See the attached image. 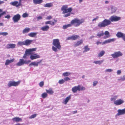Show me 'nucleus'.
Returning <instances> with one entry per match:
<instances>
[{
	"mask_svg": "<svg viewBox=\"0 0 125 125\" xmlns=\"http://www.w3.org/2000/svg\"><path fill=\"white\" fill-rule=\"evenodd\" d=\"M121 17L116 16H111L109 18V20L105 19L102 22H99L98 25V27L101 28L105 27L110 24L111 22L116 21L120 20Z\"/></svg>",
	"mask_w": 125,
	"mask_h": 125,
	"instance_id": "obj_1",
	"label": "nucleus"
},
{
	"mask_svg": "<svg viewBox=\"0 0 125 125\" xmlns=\"http://www.w3.org/2000/svg\"><path fill=\"white\" fill-rule=\"evenodd\" d=\"M52 44L54 46L52 47V49L53 51L56 52L57 51V49L61 50V47L59 39H53Z\"/></svg>",
	"mask_w": 125,
	"mask_h": 125,
	"instance_id": "obj_2",
	"label": "nucleus"
},
{
	"mask_svg": "<svg viewBox=\"0 0 125 125\" xmlns=\"http://www.w3.org/2000/svg\"><path fill=\"white\" fill-rule=\"evenodd\" d=\"M68 8V6L67 5H63L61 9V10L63 11L62 13L65 14L68 13L67 14H64L63 16L64 17H66L69 16L70 15V12L72 10V9L71 7Z\"/></svg>",
	"mask_w": 125,
	"mask_h": 125,
	"instance_id": "obj_3",
	"label": "nucleus"
},
{
	"mask_svg": "<svg viewBox=\"0 0 125 125\" xmlns=\"http://www.w3.org/2000/svg\"><path fill=\"white\" fill-rule=\"evenodd\" d=\"M84 21V20L83 19H80L77 18H75L72 20L71 23L72 25H74L75 27H77L83 23Z\"/></svg>",
	"mask_w": 125,
	"mask_h": 125,
	"instance_id": "obj_4",
	"label": "nucleus"
},
{
	"mask_svg": "<svg viewBox=\"0 0 125 125\" xmlns=\"http://www.w3.org/2000/svg\"><path fill=\"white\" fill-rule=\"evenodd\" d=\"M36 49V48H35L26 50L25 52V53L24 54L23 58L24 59L27 58L30 55L33 54L31 53V52L35 51Z\"/></svg>",
	"mask_w": 125,
	"mask_h": 125,
	"instance_id": "obj_5",
	"label": "nucleus"
},
{
	"mask_svg": "<svg viewBox=\"0 0 125 125\" xmlns=\"http://www.w3.org/2000/svg\"><path fill=\"white\" fill-rule=\"evenodd\" d=\"M85 89L84 87L83 86L81 87V85H79L77 86H74L73 87L72 90L73 93H76L77 91H80L81 90H84Z\"/></svg>",
	"mask_w": 125,
	"mask_h": 125,
	"instance_id": "obj_6",
	"label": "nucleus"
},
{
	"mask_svg": "<svg viewBox=\"0 0 125 125\" xmlns=\"http://www.w3.org/2000/svg\"><path fill=\"white\" fill-rule=\"evenodd\" d=\"M30 62V60L27 61L24 60L23 59H20L19 62L16 63V65L17 66H21L23 65L24 64H28Z\"/></svg>",
	"mask_w": 125,
	"mask_h": 125,
	"instance_id": "obj_7",
	"label": "nucleus"
},
{
	"mask_svg": "<svg viewBox=\"0 0 125 125\" xmlns=\"http://www.w3.org/2000/svg\"><path fill=\"white\" fill-rule=\"evenodd\" d=\"M20 82L21 81H20L17 82L14 81H10L9 82V83L8 84V86L9 87L12 86H16L18 85Z\"/></svg>",
	"mask_w": 125,
	"mask_h": 125,
	"instance_id": "obj_8",
	"label": "nucleus"
},
{
	"mask_svg": "<svg viewBox=\"0 0 125 125\" xmlns=\"http://www.w3.org/2000/svg\"><path fill=\"white\" fill-rule=\"evenodd\" d=\"M118 38H122L123 40L125 41V34L121 32H118L116 34Z\"/></svg>",
	"mask_w": 125,
	"mask_h": 125,
	"instance_id": "obj_9",
	"label": "nucleus"
},
{
	"mask_svg": "<svg viewBox=\"0 0 125 125\" xmlns=\"http://www.w3.org/2000/svg\"><path fill=\"white\" fill-rule=\"evenodd\" d=\"M21 15L19 14L15 15L12 18V20L14 22H18L20 20Z\"/></svg>",
	"mask_w": 125,
	"mask_h": 125,
	"instance_id": "obj_10",
	"label": "nucleus"
},
{
	"mask_svg": "<svg viewBox=\"0 0 125 125\" xmlns=\"http://www.w3.org/2000/svg\"><path fill=\"white\" fill-rule=\"evenodd\" d=\"M122 55V53L120 51H118L115 52L114 54H112L111 55L113 58H116L121 56Z\"/></svg>",
	"mask_w": 125,
	"mask_h": 125,
	"instance_id": "obj_11",
	"label": "nucleus"
},
{
	"mask_svg": "<svg viewBox=\"0 0 125 125\" xmlns=\"http://www.w3.org/2000/svg\"><path fill=\"white\" fill-rule=\"evenodd\" d=\"M124 102V101L121 99H119L114 101V104L116 105H120Z\"/></svg>",
	"mask_w": 125,
	"mask_h": 125,
	"instance_id": "obj_12",
	"label": "nucleus"
},
{
	"mask_svg": "<svg viewBox=\"0 0 125 125\" xmlns=\"http://www.w3.org/2000/svg\"><path fill=\"white\" fill-rule=\"evenodd\" d=\"M31 54V55L30 56V58L31 60H33L40 58V56L39 55L36 54H33V55H32V54Z\"/></svg>",
	"mask_w": 125,
	"mask_h": 125,
	"instance_id": "obj_13",
	"label": "nucleus"
},
{
	"mask_svg": "<svg viewBox=\"0 0 125 125\" xmlns=\"http://www.w3.org/2000/svg\"><path fill=\"white\" fill-rule=\"evenodd\" d=\"M16 45L14 44L10 43L8 44L7 45L6 48L8 49L10 48L13 49L15 47Z\"/></svg>",
	"mask_w": 125,
	"mask_h": 125,
	"instance_id": "obj_14",
	"label": "nucleus"
},
{
	"mask_svg": "<svg viewBox=\"0 0 125 125\" xmlns=\"http://www.w3.org/2000/svg\"><path fill=\"white\" fill-rule=\"evenodd\" d=\"M42 62V60H41L39 62H32L29 64V66H30L32 65L37 66H38L39 64L41 63Z\"/></svg>",
	"mask_w": 125,
	"mask_h": 125,
	"instance_id": "obj_15",
	"label": "nucleus"
},
{
	"mask_svg": "<svg viewBox=\"0 0 125 125\" xmlns=\"http://www.w3.org/2000/svg\"><path fill=\"white\" fill-rule=\"evenodd\" d=\"M10 4L12 5L15 6L17 7L20 6L18 4V2L17 1L11 2L10 3Z\"/></svg>",
	"mask_w": 125,
	"mask_h": 125,
	"instance_id": "obj_16",
	"label": "nucleus"
},
{
	"mask_svg": "<svg viewBox=\"0 0 125 125\" xmlns=\"http://www.w3.org/2000/svg\"><path fill=\"white\" fill-rule=\"evenodd\" d=\"M33 42L32 40L27 39L24 41V45L28 46L31 44Z\"/></svg>",
	"mask_w": 125,
	"mask_h": 125,
	"instance_id": "obj_17",
	"label": "nucleus"
},
{
	"mask_svg": "<svg viewBox=\"0 0 125 125\" xmlns=\"http://www.w3.org/2000/svg\"><path fill=\"white\" fill-rule=\"evenodd\" d=\"M118 115L124 114L125 113V108L122 110H118Z\"/></svg>",
	"mask_w": 125,
	"mask_h": 125,
	"instance_id": "obj_18",
	"label": "nucleus"
},
{
	"mask_svg": "<svg viewBox=\"0 0 125 125\" xmlns=\"http://www.w3.org/2000/svg\"><path fill=\"white\" fill-rule=\"evenodd\" d=\"M14 59H12L10 60H7L6 61L5 65H9L10 63H12L14 61Z\"/></svg>",
	"mask_w": 125,
	"mask_h": 125,
	"instance_id": "obj_19",
	"label": "nucleus"
},
{
	"mask_svg": "<svg viewBox=\"0 0 125 125\" xmlns=\"http://www.w3.org/2000/svg\"><path fill=\"white\" fill-rule=\"evenodd\" d=\"M12 120L13 121L16 122H19L22 120L21 118L18 117H14L12 119Z\"/></svg>",
	"mask_w": 125,
	"mask_h": 125,
	"instance_id": "obj_20",
	"label": "nucleus"
},
{
	"mask_svg": "<svg viewBox=\"0 0 125 125\" xmlns=\"http://www.w3.org/2000/svg\"><path fill=\"white\" fill-rule=\"evenodd\" d=\"M49 28V27L48 25H46L41 27V29L43 31H47Z\"/></svg>",
	"mask_w": 125,
	"mask_h": 125,
	"instance_id": "obj_21",
	"label": "nucleus"
},
{
	"mask_svg": "<svg viewBox=\"0 0 125 125\" xmlns=\"http://www.w3.org/2000/svg\"><path fill=\"white\" fill-rule=\"evenodd\" d=\"M33 3L36 4H40L43 2V0H33Z\"/></svg>",
	"mask_w": 125,
	"mask_h": 125,
	"instance_id": "obj_22",
	"label": "nucleus"
},
{
	"mask_svg": "<svg viewBox=\"0 0 125 125\" xmlns=\"http://www.w3.org/2000/svg\"><path fill=\"white\" fill-rule=\"evenodd\" d=\"M83 42V41L82 40H81L79 41H78L74 44V46L75 47H77L79 46V45L81 44Z\"/></svg>",
	"mask_w": 125,
	"mask_h": 125,
	"instance_id": "obj_23",
	"label": "nucleus"
},
{
	"mask_svg": "<svg viewBox=\"0 0 125 125\" xmlns=\"http://www.w3.org/2000/svg\"><path fill=\"white\" fill-rule=\"evenodd\" d=\"M72 25V24L71 23V21L70 23L63 25V29H66L68 27H71Z\"/></svg>",
	"mask_w": 125,
	"mask_h": 125,
	"instance_id": "obj_24",
	"label": "nucleus"
},
{
	"mask_svg": "<svg viewBox=\"0 0 125 125\" xmlns=\"http://www.w3.org/2000/svg\"><path fill=\"white\" fill-rule=\"evenodd\" d=\"M71 96L70 95H69L65 98V100L64 101V103L65 104H66L69 100L71 99Z\"/></svg>",
	"mask_w": 125,
	"mask_h": 125,
	"instance_id": "obj_25",
	"label": "nucleus"
},
{
	"mask_svg": "<svg viewBox=\"0 0 125 125\" xmlns=\"http://www.w3.org/2000/svg\"><path fill=\"white\" fill-rule=\"evenodd\" d=\"M30 28H26L23 30L22 31V33L23 34H24L25 33H28L30 31Z\"/></svg>",
	"mask_w": 125,
	"mask_h": 125,
	"instance_id": "obj_26",
	"label": "nucleus"
},
{
	"mask_svg": "<svg viewBox=\"0 0 125 125\" xmlns=\"http://www.w3.org/2000/svg\"><path fill=\"white\" fill-rule=\"evenodd\" d=\"M37 34L36 32H31L28 34V35L30 37H33L36 36Z\"/></svg>",
	"mask_w": 125,
	"mask_h": 125,
	"instance_id": "obj_27",
	"label": "nucleus"
},
{
	"mask_svg": "<svg viewBox=\"0 0 125 125\" xmlns=\"http://www.w3.org/2000/svg\"><path fill=\"white\" fill-rule=\"evenodd\" d=\"M47 93L50 94H52L53 93V92L51 89H50L49 90H46Z\"/></svg>",
	"mask_w": 125,
	"mask_h": 125,
	"instance_id": "obj_28",
	"label": "nucleus"
},
{
	"mask_svg": "<svg viewBox=\"0 0 125 125\" xmlns=\"http://www.w3.org/2000/svg\"><path fill=\"white\" fill-rule=\"evenodd\" d=\"M72 40H76L79 38V35H73L72 36Z\"/></svg>",
	"mask_w": 125,
	"mask_h": 125,
	"instance_id": "obj_29",
	"label": "nucleus"
},
{
	"mask_svg": "<svg viewBox=\"0 0 125 125\" xmlns=\"http://www.w3.org/2000/svg\"><path fill=\"white\" fill-rule=\"evenodd\" d=\"M104 34L105 35L107 36L106 37H104V39H105L110 36V35L109 34V32L107 31H106L105 32Z\"/></svg>",
	"mask_w": 125,
	"mask_h": 125,
	"instance_id": "obj_30",
	"label": "nucleus"
},
{
	"mask_svg": "<svg viewBox=\"0 0 125 125\" xmlns=\"http://www.w3.org/2000/svg\"><path fill=\"white\" fill-rule=\"evenodd\" d=\"M57 20L55 19H54L52 21H50V24L52 25H54L57 22Z\"/></svg>",
	"mask_w": 125,
	"mask_h": 125,
	"instance_id": "obj_31",
	"label": "nucleus"
},
{
	"mask_svg": "<svg viewBox=\"0 0 125 125\" xmlns=\"http://www.w3.org/2000/svg\"><path fill=\"white\" fill-rule=\"evenodd\" d=\"M105 53V52L104 51H101L98 54V56L99 57H100L103 55Z\"/></svg>",
	"mask_w": 125,
	"mask_h": 125,
	"instance_id": "obj_32",
	"label": "nucleus"
},
{
	"mask_svg": "<svg viewBox=\"0 0 125 125\" xmlns=\"http://www.w3.org/2000/svg\"><path fill=\"white\" fill-rule=\"evenodd\" d=\"M52 4L51 3H47L44 5V6L45 7H50L52 6Z\"/></svg>",
	"mask_w": 125,
	"mask_h": 125,
	"instance_id": "obj_33",
	"label": "nucleus"
},
{
	"mask_svg": "<svg viewBox=\"0 0 125 125\" xmlns=\"http://www.w3.org/2000/svg\"><path fill=\"white\" fill-rule=\"evenodd\" d=\"M103 62V60H102L101 61H95L94 62V63H95L96 64H100L102 63Z\"/></svg>",
	"mask_w": 125,
	"mask_h": 125,
	"instance_id": "obj_34",
	"label": "nucleus"
},
{
	"mask_svg": "<svg viewBox=\"0 0 125 125\" xmlns=\"http://www.w3.org/2000/svg\"><path fill=\"white\" fill-rule=\"evenodd\" d=\"M83 49L85 50V51H83V52H87L90 49L88 47V45L86 46H84L83 48Z\"/></svg>",
	"mask_w": 125,
	"mask_h": 125,
	"instance_id": "obj_35",
	"label": "nucleus"
},
{
	"mask_svg": "<svg viewBox=\"0 0 125 125\" xmlns=\"http://www.w3.org/2000/svg\"><path fill=\"white\" fill-rule=\"evenodd\" d=\"M71 73L68 72H66L63 73L62 75L65 77L69 76L71 74Z\"/></svg>",
	"mask_w": 125,
	"mask_h": 125,
	"instance_id": "obj_36",
	"label": "nucleus"
},
{
	"mask_svg": "<svg viewBox=\"0 0 125 125\" xmlns=\"http://www.w3.org/2000/svg\"><path fill=\"white\" fill-rule=\"evenodd\" d=\"M104 34L103 31H101V33H98L97 34V35L98 37H101L103 36Z\"/></svg>",
	"mask_w": 125,
	"mask_h": 125,
	"instance_id": "obj_37",
	"label": "nucleus"
},
{
	"mask_svg": "<svg viewBox=\"0 0 125 125\" xmlns=\"http://www.w3.org/2000/svg\"><path fill=\"white\" fill-rule=\"evenodd\" d=\"M47 94L46 93H44L42 94V97L43 98H45L47 97Z\"/></svg>",
	"mask_w": 125,
	"mask_h": 125,
	"instance_id": "obj_38",
	"label": "nucleus"
},
{
	"mask_svg": "<svg viewBox=\"0 0 125 125\" xmlns=\"http://www.w3.org/2000/svg\"><path fill=\"white\" fill-rule=\"evenodd\" d=\"M110 43L109 39H108V40H105L104 41V42L102 43V44L103 45L105 44H106L107 43Z\"/></svg>",
	"mask_w": 125,
	"mask_h": 125,
	"instance_id": "obj_39",
	"label": "nucleus"
},
{
	"mask_svg": "<svg viewBox=\"0 0 125 125\" xmlns=\"http://www.w3.org/2000/svg\"><path fill=\"white\" fill-rule=\"evenodd\" d=\"M24 41L23 42H19L18 43V44L20 46L24 45Z\"/></svg>",
	"mask_w": 125,
	"mask_h": 125,
	"instance_id": "obj_40",
	"label": "nucleus"
},
{
	"mask_svg": "<svg viewBox=\"0 0 125 125\" xmlns=\"http://www.w3.org/2000/svg\"><path fill=\"white\" fill-rule=\"evenodd\" d=\"M125 80V75L123 76L122 77H121L120 79H118V80L124 81Z\"/></svg>",
	"mask_w": 125,
	"mask_h": 125,
	"instance_id": "obj_41",
	"label": "nucleus"
},
{
	"mask_svg": "<svg viewBox=\"0 0 125 125\" xmlns=\"http://www.w3.org/2000/svg\"><path fill=\"white\" fill-rule=\"evenodd\" d=\"M64 82L65 81L64 80L62 79L61 80H59L58 81V83L60 84H62V83H64Z\"/></svg>",
	"mask_w": 125,
	"mask_h": 125,
	"instance_id": "obj_42",
	"label": "nucleus"
},
{
	"mask_svg": "<svg viewBox=\"0 0 125 125\" xmlns=\"http://www.w3.org/2000/svg\"><path fill=\"white\" fill-rule=\"evenodd\" d=\"M8 34V33L7 32H1L0 33V35H2L3 36L7 35Z\"/></svg>",
	"mask_w": 125,
	"mask_h": 125,
	"instance_id": "obj_43",
	"label": "nucleus"
},
{
	"mask_svg": "<svg viewBox=\"0 0 125 125\" xmlns=\"http://www.w3.org/2000/svg\"><path fill=\"white\" fill-rule=\"evenodd\" d=\"M28 14L26 12L23 13L22 15V16L23 18H25L28 17Z\"/></svg>",
	"mask_w": 125,
	"mask_h": 125,
	"instance_id": "obj_44",
	"label": "nucleus"
},
{
	"mask_svg": "<svg viewBox=\"0 0 125 125\" xmlns=\"http://www.w3.org/2000/svg\"><path fill=\"white\" fill-rule=\"evenodd\" d=\"M37 115L36 114H34L32 115L29 117V118L30 119L34 118Z\"/></svg>",
	"mask_w": 125,
	"mask_h": 125,
	"instance_id": "obj_45",
	"label": "nucleus"
},
{
	"mask_svg": "<svg viewBox=\"0 0 125 125\" xmlns=\"http://www.w3.org/2000/svg\"><path fill=\"white\" fill-rule=\"evenodd\" d=\"M44 83L43 81L41 82L39 84V86L40 87H42L44 85Z\"/></svg>",
	"mask_w": 125,
	"mask_h": 125,
	"instance_id": "obj_46",
	"label": "nucleus"
},
{
	"mask_svg": "<svg viewBox=\"0 0 125 125\" xmlns=\"http://www.w3.org/2000/svg\"><path fill=\"white\" fill-rule=\"evenodd\" d=\"M64 80L65 81H68L70 80V79L68 77H66L64 78Z\"/></svg>",
	"mask_w": 125,
	"mask_h": 125,
	"instance_id": "obj_47",
	"label": "nucleus"
},
{
	"mask_svg": "<svg viewBox=\"0 0 125 125\" xmlns=\"http://www.w3.org/2000/svg\"><path fill=\"white\" fill-rule=\"evenodd\" d=\"M52 18V17L51 16H49L47 17L46 19L47 20H50Z\"/></svg>",
	"mask_w": 125,
	"mask_h": 125,
	"instance_id": "obj_48",
	"label": "nucleus"
},
{
	"mask_svg": "<svg viewBox=\"0 0 125 125\" xmlns=\"http://www.w3.org/2000/svg\"><path fill=\"white\" fill-rule=\"evenodd\" d=\"M113 71V70L111 69H106L105 70V71L106 72H112Z\"/></svg>",
	"mask_w": 125,
	"mask_h": 125,
	"instance_id": "obj_49",
	"label": "nucleus"
},
{
	"mask_svg": "<svg viewBox=\"0 0 125 125\" xmlns=\"http://www.w3.org/2000/svg\"><path fill=\"white\" fill-rule=\"evenodd\" d=\"M98 82L97 81H95L94 82L93 85L94 86H95L97 83Z\"/></svg>",
	"mask_w": 125,
	"mask_h": 125,
	"instance_id": "obj_50",
	"label": "nucleus"
},
{
	"mask_svg": "<svg viewBox=\"0 0 125 125\" xmlns=\"http://www.w3.org/2000/svg\"><path fill=\"white\" fill-rule=\"evenodd\" d=\"M6 13V12L5 11H4L2 13H0V18L1 17V16L5 14Z\"/></svg>",
	"mask_w": 125,
	"mask_h": 125,
	"instance_id": "obj_51",
	"label": "nucleus"
},
{
	"mask_svg": "<svg viewBox=\"0 0 125 125\" xmlns=\"http://www.w3.org/2000/svg\"><path fill=\"white\" fill-rule=\"evenodd\" d=\"M99 18V17L98 16H97L95 18L93 19L92 20L93 21H96L97 20L98 18Z\"/></svg>",
	"mask_w": 125,
	"mask_h": 125,
	"instance_id": "obj_52",
	"label": "nucleus"
},
{
	"mask_svg": "<svg viewBox=\"0 0 125 125\" xmlns=\"http://www.w3.org/2000/svg\"><path fill=\"white\" fill-rule=\"evenodd\" d=\"M110 41V42H114L115 41V39L113 38V39H109Z\"/></svg>",
	"mask_w": 125,
	"mask_h": 125,
	"instance_id": "obj_53",
	"label": "nucleus"
},
{
	"mask_svg": "<svg viewBox=\"0 0 125 125\" xmlns=\"http://www.w3.org/2000/svg\"><path fill=\"white\" fill-rule=\"evenodd\" d=\"M121 73V71L120 70H118L117 71V73L118 75H119Z\"/></svg>",
	"mask_w": 125,
	"mask_h": 125,
	"instance_id": "obj_54",
	"label": "nucleus"
},
{
	"mask_svg": "<svg viewBox=\"0 0 125 125\" xmlns=\"http://www.w3.org/2000/svg\"><path fill=\"white\" fill-rule=\"evenodd\" d=\"M45 23L46 24H50V21H46L45 22Z\"/></svg>",
	"mask_w": 125,
	"mask_h": 125,
	"instance_id": "obj_55",
	"label": "nucleus"
},
{
	"mask_svg": "<svg viewBox=\"0 0 125 125\" xmlns=\"http://www.w3.org/2000/svg\"><path fill=\"white\" fill-rule=\"evenodd\" d=\"M71 39L72 40V36H71L69 37L67 39V40H71Z\"/></svg>",
	"mask_w": 125,
	"mask_h": 125,
	"instance_id": "obj_56",
	"label": "nucleus"
},
{
	"mask_svg": "<svg viewBox=\"0 0 125 125\" xmlns=\"http://www.w3.org/2000/svg\"><path fill=\"white\" fill-rule=\"evenodd\" d=\"M10 17V16L9 15H7L5 16V18L9 19Z\"/></svg>",
	"mask_w": 125,
	"mask_h": 125,
	"instance_id": "obj_57",
	"label": "nucleus"
},
{
	"mask_svg": "<svg viewBox=\"0 0 125 125\" xmlns=\"http://www.w3.org/2000/svg\"><path fill=\"white\" fill-rule=\"evenodd\" d=\"M42 19V17L41 16H39L37 17V20H39L40 19Z\"/></svg>",
	"mask_w": 125,
	"mask_h": 125,
	"instance_id": "obj_58",
	"label": "nucleus"
},
{
	"mask_svg": "<svg viewBox=\"0 0 125 125\" xmlns=\"http://www.w3.org/2000/svg\"><path fill=\"white\" fill-rule=\"evenodd\" d=\"M21 0H19V2H18V4L20 6H21Z\"/></svg>",
	"mask_w": 125,
	"mask_h": 125,
	"instance_id": "obj_59",
	"label": "nucleus"
},
{
	"mask_svg": "<svg viewBox=\"0 0 125 125\" xmlns=\"http://www.w3.org/2000/svg\"><path fill=\"white\" fill-rule=\"evenodd\" d=\"M102 43V42H100L98 41L96 42V44L98 45L100 44H101Z\"/></svg>",
	"mask_w": 125,
	"mask_h": 125,
	"instance_id": "obj_60",
	"label": "nucleus"
},
{
	"mask_svg": "<svg viewBox=\"0 0 125 125\" xmlns=\"http://www.w3.org/2000/svg\"><path fill=\"white\" fill-rule=\"evenodd\" d=\"M4 3V2L3 1H1L0 0V5L1 4H2Z\"/></svg>",
	"mask_w": 125,
	"mask_h": 125,
	"instance_id": "obj_61",
	"label": "nucleus"
},
{
	"mask_svg": "<svg viewBox=\"0 0 125 125\" xmlns=\"http://www.w3.org/2000/svg\"><path fill=\"white\" fill-rule=\"evenodd\" d=\"M115 98H111V101H113V100H115Z\"/></svg>",
	"mask_w": 125,
	"mask_h": 125,
	"instance_id": "obj_62",
	"label": "nucleus"
},
{
	"mask_svg": "<svg viewBox=\"0 0 125 125\" xmlns=\"http://www.w3.org/2000/svg\"><path fill=\"white\" fill-rule=\"evenodd\" d=\"M4 25L3 24V23H0V26H3Z\"/></svg>",
	"mask_w": 125,
	"mask_h": 125,
	"instance_id": "obj_63",
	"label": "nucleus"
},
{
	"mask_svg": "<svg viewBox=\"0 0 125 125\" xmlns=\"http://www.w3.org/2000/svg\"><path fill=\"white\" fill-rule=\"evenodd\" d=\"M77 112V111H75L73 112V114H75Z\"/></svg>",
	"mask_w": 125,
	"mask_h": 125,
	"instance_id": "obj_64",
	"label": "nucleus"
}]
</instances>
